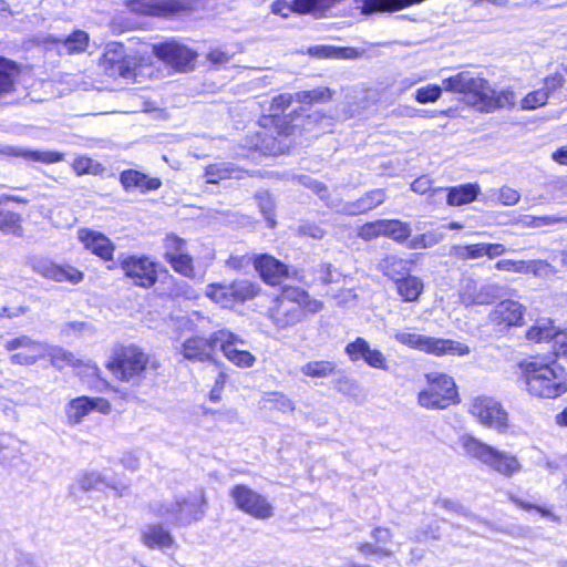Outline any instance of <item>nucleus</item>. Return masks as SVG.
<instances>
[{
  "instance_id": "nucleus-1",
  "label": "nucleus",
  "mask_w": 567,
  "mask_h": 567,
  "mask_svg": "<svg viewBox=\"0 0 567 567\" xmlns=\"http://www.w3.org/2000/svg\"><path fill=\"white\" fill-rule=\"evenodd\" d=\"M517 369L532 398L556 400L567 393V368L549 353L528 354L518 361Z\"/></svg>"
},
{
  "instance_id": "nucleus-2",
  "label": "nucleus",
  "mask_w": 567,
  "mask_h": 567,
  "mask_svg": "<svg viewBox=\"0 0 567 567\" xmlns=\"http://www.w3.org/2000/svg\"><path fill=\"white\" fill-rule=\"evenodd\" d=\"M446 92L471 97L473 105L486 113L501 109H513L516 104L515 92L511 89L495 91L482 76H474L470 71H461L442 81Z\"/></svg>"
},
{
  "instance_id": "nucleus-3",
  "label": "nucleus",
  "mask_w": 567,
  "mask_h": 567,
  "mask_svg": "<svg viewBox=\"0 0 567 567\" xmlns=\"http://www.w3.org/2000/svg\"><path fill=\"white\" fill-rule=\"evenodd\" d=\"M423 382L416 394V402L424 410L443 411L462 402L460 388L450 373L427 371L423 374Z\"/></svg>"
},
{
  "instance_id": "nucleus-4",
  "label": "nucleus",
  "mask_w": 567,
  "mask_h": 567,
  "mask_svg": "<svg viewBox=\"0 0 567 567\" xmlns=\"http://www.w3.org/2000/svg\"><path fill=\"white\" fill-rule=\"evenodd\" d=\"M461 444L470 457L505 478L518 475L523 471V464L517 455L498 450L473 435L463 436Z\"/></svg>"
},
{
  "instance_id": "nucleus-5",
  "label": "nucleus",
  "mask_w": 567,
  "mask_h": 567,
  "mask_svg": "<svg viewBox=\"0 0 567 567\" xmlns=\"http://www.w3.org/2000/svg\"><path fill=\"white\" fill-rule=\"evenodd\" d=\"M394 338L402 346L434 357H464L471 352L466 343L453 339L420 334L414 330L398 332Z\"/></svg>"
},
{
  "instance_id": "nucleus-6",
  "label": "nucleus",
  "mask_w": 567,
  "mask_h": 567,
  "mask_svg": "<svg viewBox=\"0 0 567 567\" xmlns=\"http://www.w3.org/2000/svg\"><path fill=\"white\" fill-rule=\"evenodd\" d=\"M468 413L481 425L498 433H506L512 426L508 412L502 402L493 396L477 395L473 398L468 405Z\"/></svg>"
},
{
  "instance_id": "nucleus-7",
  "label": "nucleus",
  "mask_w": 567,
  "mask_h": 567,
  "mask_svg": "<svg viewBox=\"0 0 567 567\" xmlns=\"http://www.w3.org/2000/svg\"><path fill=\"white\" fill-rule=\"evenodd\" d=\"M229 496L238 511L255 519L266 520L274 516V506L268 498L247 485H234Z\"/></svg>"
},
{
  "instance_id": "nucleus-8",
  "label": "nucleus",
  "mask_w": 567,
  "mask_h": 567,
  "mask_svg": "<svg viewBox=\"0 0 567 567\" xmlns=\"http://www.w3.org/2000/svg\"><path fill=\"white\" fill-rule=\"evenodd\" d=\"M3 348L10 352L9 361L16 365H33L45 358L47 343L21 334L7 338Z\"/></svg>"
},
{
  "instance_id": "nucleus-9",
  "label": "nucleus",
  "mask_w": 567,
  "mask_h": 567,
  "mask_svg": "<svg viewBox=\"0 0 567 567\" xmlns=\"http://www.w3.org/2000/svg\"><path fill=\"white\" fill-rule=\"evenodd\" d=\"M148 364V355L136 347L125 348L107 364L113 374L125 382H137Z\"/></svg>"
},
{
  "instance_id": "nucleus-10",
  "label": "nucleus",
  "mask_w": 567,
  "mask_h": 567,
  "mask_svg": "<svg viewBox=\"0 0 567 567\" xmlns=\"http://www.w3.org/2000/svg\"><path fill=\"white\" fill-rule=\"evenodd\" d=\"M307 296L298 289H286L276 300L270 310V318L280 328L297 322L306 303Z\"/></svg>"
},
{
  "instance_id": "nucleus-11",
  "label": "nucleus",
  "mask_w": 567,
  "mask_h": 567,
  "mask_svg": "<svg viewBox=\"0 0 567 567\" xmlns=\"http://www.w3.org/2000/svg\"><path fill=\"white\" fill-rule=\"evenodd\" d=\"M153 53L162 62L179 72L192 71L198 56L195 50L174 40L153 44Z\"/></svg>"
},
{
  "instance_id": "nucleus-12",
  "label": "nucleus",
  "mask_w": 567,
  "mask_h": 567,
  "mask_svg": "<svg viewBox=\"0 0 567 567\" xmlns=\"http://www.w3.org/2000/svg\"><path fill=\"white\" fill-rule=\"evenodd\" d=\"M213 340L218 341V346L225 358L238 368H251L256 362V357L249 352L246 341L229 330L223 329L213 333Z\"/></svg>"
},
{
  "instance_id": "nucleus-13",
  "label": "nucleus",
  "mask_w": 567,
  "mask_h": 567,
  "mask_svg": "<svg viewBox=\"0 0 567 567\" xmlns=\"http://www.w3.org/2000/svg\"><path fill=\"white\" fill-rule=\"evenodd\" d=\"M526 307L517 300L504 299L494 306L488 315L489 323L501 332L525 324Z\"/></svg>"
},
{
  "instance_id": "nucleus-14",
  "label": "nucleus",
  "mask_w": 567,
  "mask_h": 567,
  "mask_svg": "<svg viewBox=\"0 0 567 567\" xmlns=\"http://www.w3.org/2000/svg\"><path fill=\"white\" fill-rule=\"evenodd\" d=\"M120 266L125 276L138 287L150 288L157 280L156 265L146 256H126Z\"/></svg>"
},
{
  "instance_id": "nucleus-15",
  "label": "nucleus",
  "mask_w": 567,
  "mask_h": 567,
  "mask_svg": "<svg viewBox=\"0 0 567 567\" xmlns=\"http://www.w3.org/2000/svg\"><path fill=\"white\" fill-rule=\"evenodd\" d=\"M101 65L104 71L113 78L121 76L128 79L133 75V59L126 55L124 47L120 42H110L106 44Z\"/></svg>"
},
{
  "instance_id": "nucleus-16",
  "label": "nucleus",
  "mask_w": 567,
  "mask_h": 567,
  "mask_svg": "<svg viewBox=\"0 0 567 567\" xmlns=\"http://www.w3.org/2000/svg\"><path fill=\"white\" fill-rule=\"evenodd\" d=\"M92 411L109 414L111 412V403L104 398L79 396L72 399L65 405L68 423L71 425H79Z\"/></svg>"
},
{
  "instance_id": "nucleus-17",
  "label": "nucleus",
  "mask_w": 567,
  "mask_h": 567,
  "mask_svg": "<svg viewBox=\"0 0 567 567\" xmlns=\"http://www.w3.org/2000/svg\"><path fill=\"white\" fill-rule=\"evenodd\" d=\"M344 352L353 362L362 360L373 369L383 371L389 369L385 354L379 349H372L362 337H357L353 341L349 342L344 348Z\"/></svg>"
},
{
  "instance_id": "nucleus-18",
  "label": "nucleus",
  "mask_w": 567,
  "mask_h": 567,
  "mask_svg": "<svg viewBox=\"0 0 567 567\" xmlns=\"http://www.w3.org/2000/svg\"><path fill=\"white\" fill-rule=\"evenodd\" d=\"M371 537L373 539L372 543L361 542L357 545V550L363 557L377 556L383 558L393 555V551L388 547L393 539V533L390 528L377 526L372 529Z\"/></svg>"
},
{
  "instance_id": "nucleus-19",
  "label": "nucleus",
  "mask_w": 567,
  "mask_h": 567,
  "mask_svg": "<svg viewBox=\"0 0 567 567\" xmlns=\"http://www.w3.org/2000/svg\"><path fill=\"white\" fill-rule=\"evenodd\" d=\"M497 271L542 277L550 271V264L545 259H499L494 265Z\"/></svg>"
},
{
  "instance_id": "nucleus-20",
  "label": "nucleus",
  "mask_w": 567,
  "mask_h": 567,
  "mask_svg": "<svg viewBox=\"0 0 567 567\" xmlns=\"http://www.w3.org/2000/svg\"><path fill=\"white\" fill-rule=\"evenodd\" d=\"M78 239L83 244V246L87 250H90L92 254L96 255L104 261H110L113 259L115 246L102 233L87 228H81L78 230Z\"/></svg>"
},
{
  "instance_id": "nucleus-21",
  "label": "nucleus",
  "mask_w": 567,
  "mask_h": 567,
  "mask_svg": "<svg viewBox=\"0 0 567 567\" xmlns=\"http://www.w3.org/2000/svg\"><path fill=\"white\" fill-rule=\"evenodd\" d=\"M218 341L213 340V333L208 339L193 337L186 339L182 346V353L189 361H209L213 359Z\"/></svg>"
},
{
  "instance_id": "nucleus-22",
  "label": "nucleus",
  "mask_w": 567,
  "mask_h": 567,
  "mask_svg": "<svg viewBox=\"0 0 567 567\" xmlns=\"http://www.w3.org/2000/svg\"><path fill=\"white\" fill-rule=\"evenodd\" d=\"M419 255H411L410 259H404L399 255H385L378 264V270L389 280L394 282L411 272V266L417 261Z\"/></svg>"
},
{
  "instance_id": "nucleus-23",
  "label": "nucleus",
  "mask_w": 567,
  "mask_h": 567,
  "mask_svg": "<svg viewBox=\"0 0 567 567\" xmlns=\"http://www.w3.org/2000/svg\"><path fill=\"white\" fill-rule=\"evenodd\" d=\"M392 284L401 301L406 303H417L425 290L423 280L417 276L411 275V272L398 278Z\"/></svg>"
},
{
  "instance_id": "nucleus-24",
  "label": "nucleus",
  "mask_w": 567,
  "mask_h": 567,
  "mask_svg": "<svg viewBox=\"0 0 567 567\" xmlns=\"http://www.w3.org/2000/svg\"><path fill=\"white\" fill-rule=\"evenodd\" d=\"M255 268L262 279L269 285H278L288 275L287 266L269 255H260L255 258Z\"/></svg>"
},
{
  "instance_id": "nucleus-25",
  "label": "nucleus",
  "mask_w": 567,
  "mask_h": 567,
  "mask_svg": "<svg viewBox=\"0 0 567 567\" xmlns=\"http://www.w3.org/2000/svg\"><path fill=\"white\" fill-rule=\"evenodd\" d=\"M446 204L452 207L464 206L475 202L481 195L478 183H465L455 186L444 187Z\"/></svg>"
},
{
  "instance_id": "nucleus-26",
  "label": "nucleus",
  "mask_w": 567,
  "mask_h": 567,
  "mask_svg": "<svg viewBox=\"0 0 567 567\" xmlns=\"http://www.w3.org/2000/svg\"><path fill=\"white\" fill-rule=\"evenodd\" d=\"M179 501L178 524L189 525L204 516L205 497L203 493L179 497Z\"/></svg>"
},
{
  "instance_id": "nucleus-27",
  "label": "nucleus",
  "mask_w": 567,
  "mask_h": 567,
  "mask_svg": "<svg viewBox=\"0 0 567 567\" xmlns=\"http://www.w3.org/2000/svg\"><path fill=\"white\" fill-rule=\"evenodd\" d=\"M557 327L550 318H539L525 330V339L534 344L548 343L557 336Z\"/></svg>"
},
{
  "instance_id": "nucleus-28",
  "label": "nucleus",
  "mask_w": 567,
  "mask_h": 567,
  "mask_svg": "<svg viewBox=\"0 0 567 567\" xmlns=\"http://www.w3.org/2000/svg\"><path fill=\"white\" fill-rule=\"evenodd\" d=\"M39 272L54 281H66L72 285H78L84 278V274L81 270L70 265L59 266L51 262H47L39 268Z\"/></svg>"
},
{
  "instance_id": "nucleus-29",
  "label": "nucleus",
  "mask_w": 567,
  "mask_h": 567,
  "mask_svg": "<svg viewBox=\"0 0 567 567\" xmlns=\"http://www.w3.org/2000/svg\"><path fill=\"white\" fill-rule=\"evenodd\" d=\"M142 543L148 548L167 549L173 547L174 538L158 524L146 526L142 532Z\"/></svg>"
},
{
  "instance_id": "nucleus-30",
  "label": "nucleus",
  "mask_w": 567,
  "mask_h": 567,
  "mask_svg": "<svg viewBox=\"0 0 567 567\" xmlns=\"http://www.w3.org/2000/svg\"><path fill=\"white\" fill-rule=\"evenodd\" d=\"M0 153L12 156H20L31 162H41L47 164L58 163L63 159V155L58 152L30 151L10 145L1 147Z\"/></svg>"
},
{
  "instance_id": "nucleus-31",
  "label": "nucleus",
  "mask_w": 567,
  "mask_h": 567,
  "mask_svg": "<svg viewBox=\"0 0 567 567\" xmlns=\"http://www.w3.org/2000/svg\"><path fill=\"white\" fill-rule=\"evenodd\" d=\"M128 8L132 12L150 16H165L176 11V6L166 0H133Z\"/></svg>"
},
{
  "instance_id": "nucleus-32",
  "label": "nucleus",
  "mask_w": 567,
  "mask_h": 567,
  "mask_svg": "<svg viewBox=\"0 0 567 567\" xmlns=\"http://www.w3.org/2000/svg\"><path fill=\"white\" fill-rule=\"evenodd\" d=\"M121 183L126 189L154 190L161 187L158 178L148 177L137 171L128 169L121 174Z\"/></svg>"
},
{
  "instance_id": "nucleus-33",
  "label": "nucleus",
  "mask_w": 567,
  "mask_h": 567,
  "mask_svg": "<svg viewBox=\"0 0 567 567\" xmlns=\"http://www.w3.org/2000/svg\"><path fill=\"white\" fill-rule=\"evenodd\" d=\"M332 377L331 382L333 386L344 393H350L354 390V384L350 380L343 370L338 364L329 361H321V378Z\"/></svg>"
},
{
  "instance_id": "nucleus-34",
  "label": "nucleus",
  "mask_w": 567,
  "mask_h": 567,
  "mask_svg": "<svg viewBox=\"0 0 567 567\" xmlns=\"http://www.w3.org/2000/svg\"><path fill=\"white\" fill-rule=\"evenodd\" d=\"M204 176L207 183L218 184L224 179L239 178L240 171L230 163L221 162L208 165Z\"/></svg>"
},
{
  "instance_id": "nucleus-35",
  "label": "nucleus",
  "mask_w": 567,
  "mask_h": 567,
  "mask_svg": "<svg viewBox=\"0 0 567 567\" xmlns=\"http://www.w3.org/2000/svg\"><path fill=\"white\" fill-rule=\"evenodd\" d=\"M47 349L45 358H50V363L59 370H63L66 367H78L83 364L81 359H78L72 352L60 347L47 343Z\"/></svg>"
},
{
  "instance_id": "nucleus-36",
  "label": "nucleus",
  "mask_w": 567,
  "mask_h": 567,
  "mask_svg": "<svg viewBox=\"0 0 567 567\" xmlns=\"http://www.w3.org/2000/svg\"><path fill=\"white\" fill-rule=\"evenodd\" d=\"M383 233L384 237L398 243H405L412 234V229L409 223L400 219H383Z\"/></svg>"
},
{
  "instance_id": "nucleus-37",
  "label": "nucleus",
  "mask_w": 567,
  "mask_h": 567,
  "mask_svg": "<svg viewBox=\"0 0 567 567\" xmlns=\"http://www.w3.org/2000/svg\"><path fill=\"white\" fill-rule=\"evenodd\" d=\"M78 485L82 491H101L106 486H110L109 478L97 471H87L79 475Z\"/></svg>"
},
{
  "instance_id": "nucleus-38",
  "label": "nucleus",
  "mask_w": 567,
  "mask_h": 567,
  "mask_svg": "<svg viewBox=\"0 0 567 567\" xmlns=\"http://www.w3.org/2000/svg\"><path fill=\"white\" fill-rule=\"evenodd\" d=\"M206 296L220 307H231L236 301L230 285H208Z\"/></svg>"
},
{
  "instance_id": "nucleus-39",
  "label": "nucleus",
  "mask_w": 567,
  "mask_h": 567,
  "mask_svg": "<svg viewBox=\"0 0 567 567\" xmlns=\"http://www.w3.org/2000/svg\"><path fill=\"white\" fill-rule=\"evenodd\" d=\"M363 55V50L353 47L321 45V58L336 60H355Z\"/></svg>"
},
{
  "instance_id": "nucleus-40",
  "label": "nucleus",
  "mask_w": 567,
  "mask_h": 567,
  "mask_svg": "<svg viewBox=\"0 0 567 567\" xmlns=\"http://www.w3.org/2000/svg\"><path fill=\"white\" fill-rule=\"evenodd\" d=\"M18 73L19 70L13 62L0 58V96L13 89Z\"/></svg>"
},
{
  "instance_id": "nucleus-41",
  "label": "nucleus",
  "mask_w": 567,
  "mask_h": 567,
  "mask_svg": "<svg viewBox=\"0 0 567 567\" xmlns=\"http://www.w3.org/2000/svg\"><path fill=\"white\" fill-rule=\"evenodd\" d=\"M385 200V192L384 189L377 188L367 192L360 198H358L354 203L357 208V213H367L378 206H380Z\"/></svg>"
},
{
  "instance_id": "nucleus-42",
  "label": "nucleus",
  "mask_w": 567,
  "mask_h": 567,
  "mask_svg": "<svg viewBox=\"0 0 567 567\" xmlns=\"http://www.w3.org/2000/svg\"><path fill=\"white\" fill-rule=\"evenodd\" d=\"M55 41L61 42L69 54L81 53L87 48L89 34L83 30H76L64 40Z\"/></svg>"
},
{
  "instance_id": "nucleus-43",
  "label": "nucleus",
  "mask_w": 567,
  "mask_h": 567,
  "mask_svg": "<svg viewBox=\"0 0 567 567\" xmlns=\"http://www.w3.org/2000/svg\"><path fill=\"white\" fill-rule=\"evenodd\" d=\"M179 506V497H176L174 499L156 504L154 506V512L157 516L164 518L166 522L178 524Z\"/></svg>"
},
{
  "instance_id": "nucleus-44",
  "label": "nucleus",
  "mask_w": 567,
  "mask_h": 567,
  "mask_svg": "<svg viewBox=\"0 0 567 567\" xmlns=\"http://www.w3.org/2000/svg\"><path fill=\"white\" fill-rule=\"evenodd\" d=\"M482 251V243L454 245L451 248V254L461 261L480 259L483 257Z\"/></svg>"
},
{
  "instance_id": "nucleus-45",
  "label": "nucleus",
  "mask_w": 567,
  "mask_h": 567,
  "mask_svg": "<svg viewBox=\"0 0 567 567\" xmlns=\"http://www.w3.org/2000/svg\"><path fill=\"white\" fill-rule=\"evenodd\" d=\"M168 264L176 272L187 278L194 279L197 277L193 257L188 254V251L181 256L172 257V260L168 261Z\"/></svg>"
},
{
  "instance_id": "nucleus-46",
  "label": "nucleus",
  "mask_w": 567,
  "mask_h": 567,
  "mask_svg": "<svg viewBox=\"0 0 567 567\" xmlns=\"http://www.w3.org/2000/svg\"><path fill=\"white\" fill-rule=\"evenodd\" d=\"M230 286L235 301H245L247 299H251L259 291L258 286L248 280H237L230 284Z\"/></svg>"
},
{
  "instance_id": "nucleus-47",
  "label": "nucleus",
  "mask_w": 567,
  "mask_h": 567,
  "mask_svg": "<svg viewBox=\"0 0 567 567\" xmlns=\"http://www.w3.org/2000/svg\"><path fill=\"white\" fill-rule=\"evenodd\" d=\"M443 90V85L440 86L439 84L421 86L416 89L414 100L420 104L434 103L441 97Z\"/></svg>"
},
{
  "instance_id": "nucleus-48",
  "label": "nucleus",
  "mask_w": 567,
  "mask_h": 567,
  "mask_svg": "<svg viewBox=\"0 0 567 567\" xmlns=\"http://www.w3.org/2000/svg\"><path fill=\"white\" fill-rule=\"evenodd\" d=\"M549 96L546 94L543 87L530 91L520 100V109L527 111L536 110L546 105Z\"/></svg>"
},
{
  "instance_id": "nucleus-49",
  "label": "nucleus",
  "mask_w": 567,
  "mask_h": 567,
  "mask_svg": "<svg viewBox=\"0 0 567 567\" xmlns=\"http://www.w3.org/2000/svg\"><path fill=\"white\" fill-rule=\"evenodd\" d=\"M383 227V219L367 221L358 228V236L365 241L384 237Z\"/></svg>"
},
{
  "instance_id": "nucleus-50",
  "label": "nucleus",
  "mask_w": 567,
  "mask_h": 567,
  "mask_svg": "<svg viewBox=\"0 0 567 567\" xmlns=\"http://www.w3.org/2000/svg\"><path fill=\"white\" fill-rule=\"evenodd\" d=\"M164 256L167 262L172 260V257H177L187 252L186 241L175 235L166 236L164 240Z\"/></svg>"
},
{
  "instance_id": "nucleus-51",
  "label": "nucleus",
  "mask_w": 567,
  "mask_h": 567,
  "mask_svg": "<svg viewBox=\"0 0 567 567\" xmlns=\"http://www.w3.org/2000/svg\"><path fill=\"white\" fill-rule=\"evenodd\" d=\"M432 179L425 175L419 176L411 184V189L419 195H429V197H433L436 194L443 192L444 187H433Z\"/></svg>"
},
{
  "instance_id": "nucleus-52",
  "label": "nucleus",
  "mask_w": 567,
  "mask_h": 567,
  "mask_svg": "<svg viewBox=\"0 0 567 567\" xmlns=\"http://www.w3.org/2000/svg\"><path fill=\"white\" fill-rule=\"evenodd\" d=\"M508 499L511 501V503H513L516 507L523 509V511H535L537 513H539L543 517H546V518H549L554 522H558V517H556L553 512L546 507H543V506H539V505H535V504H532V503H528V502H525L523 501L522 498L515 496V495H509L508 496Z\"/></svg>"
},
{
  "instance_id": "nucleus-53",
  "label": "nucleus",
  "mask_w": 567,
  "mask_h": 567,
  "mask_svg": "<svg viewBox=\"0 0 567 567\" xmlns=\"http://www.w3.org/2000/svg\"><path fill=\"white\" fill-rule=\"evenodd\" d=\"M553 358H567V328L557 329V336L553 340Z\"/></svg>"
},
{
  "instance_id": "nucleus-54",
  "label": "nucleus",
  "mask_w": 567,
  "mask_h": 567,
  "mask_svg": "<svg viewBox=\"0 0 567 567\" xmlns=\"http://www.w3.org/2000/svg\"><path fill=\"white\" fill-rule=\"evenodd\" d=\"M566 83V79L563 73L555 72L544 78L543 80V90L546 92L548 96L554 94L555 92L561 90Z\"/></svg>"
},
{
  "instance_id": "nucleus-55",
  "label": "nucleus",
  "mask_w": 567,
  "mask_h": 567,
  "mask_svg": "<svg viewBox=\"0 0 567 567\" xmlns=\"http://www.w3.org/2000/svg\"><path fill=\"white\" fill-rule=\"evenodd\" d=\"M73 168L76 174H97L101 171V165L89 157H78L73 163Z\"/></svg>"
},
{
  "instance_id": "nucleus-56",
  "label": "nucleus",
  "mask_w": 567,
  "mask_h": 567,
  "mask_svg": "<svg viewBox=\"0 0 567 567\" xmlns=\"http://www.w3.org/2000/svg\"><path fill=\"white\" fill-rule=\"evenodd\" d=\"M292 99V95L289 93L275 96L270 104V116H279V114H281L291 104Z\"/></svg>"
},
{
  "instance_id": "nucleus-57",
  "label": "nucleus",
  "mask_w": 567,
  "mask_h": 567,
  "mask_svg": "<svg viewBox=\"0 0 567 567\" xmlns=\"http://www.w3.org/2000/svg\"><path fill=\"white\" fill-rule=\"evenodd\" d=\"M21 217L12 212H0V229L14 230L20 227Z\"/></svg>"
},
{
  "instance_id": "nucleus-58",
  "label": "nucleus",
  "mask_w": 567,
  "mask_h": 567,
  "mask_svg": "<svg viewBox=\"0 0 567 567\" xmlns=\"http://www.w3.org/2000/svg\"><path fill=\"white\" fill-rule=\"evenodd\" d=\"M233 58V54L227 52L226 50L221 48H214L212 49L207 55L206 59L214 65H223L230 61Z\"/></svg>"
},
{
  "instance_id": "nucleus-59",
  "label": "nucleus",
  "mask_w": 567,
  "mask_h": 567,
  "mask_svg": "<svg viewBox=\"0 0 567 567\" xmlns=\"http://www.w3.org/2000/svg\"><path fill=\"white\" fill-rule=\"evenodd\" d=\"M439 243V238L434 234H421L415 236L411 244L409 245L410 248L416 249V248H427L431 246H434Z\"/></svg>"
},
{
  "instance_id": "nucleus-60",
  "label": "nucleus",
  "mask_w": 567,
  "mask_h": 567,
  "mask_svg": "<svg viewBox=\"0 0 567 567\" xmlns=\"http://www.w3.org/2000/svg\"><path fill=\"white\" fill-rule=\"evenodd\" d=\"M483 257L497 258L506 252V247L501 243H482Z\"/></svg>"
},
{
  "instance_id": "nucleus-61",
  "label": "nucleus",
  "mask_w": 567,
  "mask_h": 567,
  "mask_svg": "<svg viewBox=\"0 0 567 567\" xmlns=\"http://www.w3.org/2000/svg\"><path fill=\"white\" fill-rule=\"evenodd\" d=\"M319 4V0H293L292 1V9H295V12L297 13H310L313 11Z\"/></svg>"
},
{
  "instance_id": "nucleus-62",
  "label": "nucleus",
  "mask_w": 567,
  "mask_h": 567,
  "mask_svg": "<svg viewBox=\"0 0 567 567\" xmlns=\"http://www.w3.org/2000/svg\"><path fill=\"white\" fill-rule=\"evenodd\" d=\"M558 220V218L551 216H528V220H526L524 224L527 227L537 228L546 225H553Z\"/></svg>"
},
{
  "instance_id": "nucleus-63",
  "label": "nucleus",
  "mask_w": 567,
  "mask_h": 567,
  "mask_svg": "<svg viewBox=\"0 0 567 567\" xmlns=\"http://www.w3.org/2000/svg\"><path fill=\"white\" fill-rule=\"evenodd\" d=\"M499 198L503 205L513 206L519 202L520 195L517 190L512 188H502Z\"/></svg>"
},
{
  "instance_id": "nucleus-64",
  "label": "nucleus",
  "mask_w": 567,
  "mask_h": 567,
  "mask_svg": "<svg viewBox=\"0 0 567 567\" xmlns=\"http://www.w3.org/2000/svg\"><path fill=\"white\" fill-rule=\"evenodd\" d=\"M551 158L557 164L567 166V144L556 148L551 154Z\"/></svg>"
}]
</instances>
